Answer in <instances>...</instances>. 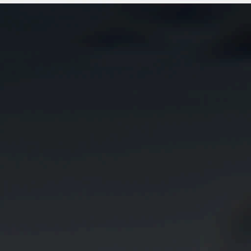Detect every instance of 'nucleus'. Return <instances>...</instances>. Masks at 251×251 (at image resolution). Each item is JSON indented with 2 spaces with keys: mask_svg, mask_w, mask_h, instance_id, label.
I'll list each match as a JSON object with an SVG mask.
<instances>
[{
  "mask_svg": "<svg viewBox=\"0 0 251 251\" xmlns=\"http://www.w3.org/2000/svg\"><path fill=\"white\" fill-rule=\"evenodd\" d=\"M23 4H2L1 3V9H3L5 6H14V5H23Z\"/></svg>",
  "mask_w": 251,
  "mask_h": 251,
  "instance_id": "2",
  "label": "nucleus"
},
{
  "mask_svg": "<svg viewBox=\"0 0 251 251\" xmlns=\"http://www.w3.org/2000/svg\"><path fill=\"white\" fill-rule=\"evenodd\" d=\"M58 5H61L63 6H74L76 8L78 7V5H102V4H78V3H75V4H58Z\"/></svg>",
  "mask_w": 251,
  "mask_h": 251,
  "instance_id": "1",
  "label": "nucleus"
},
{
  "mask_svg": "<svg viewBox=\"0 0 251 251\" xmlns=\"http://www.w3.org/2000/svg\"><path fill=\"white\" fill-rule=\"evenodd\" d=\"M78 14L76 13L75 15V25H78Z\"/></svg>",
  "mask_w": 251,
  "mask_h": 251,
  "instance_id": "3",
  "label": "nucleus"
}]
</instances>
